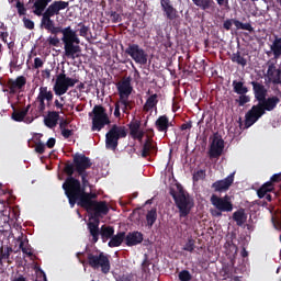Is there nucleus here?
Listing matches in <instances>:
<instances>
[{
    "label": "nucleus",
    "mask_w": 281,
    "mask_h": 281,
    "mask_svg": "<svg viewBox=\"0 0 281 281\" xmlns=\"http://www.w3.org/2000/svg\"><path fill=\"white\" fill-rule=\"evenodd\" d=\"M93 166L91 158L83 154H75L72 162L67 161L64 166V172L67 176L61 188L68 199L70 207H82L88 214H92L93 218L106 216L110 209L106 201H97L98 194L87 192V188H91L89 182V168Z\"/></svg>",
    "instance_id": "obj_1"
},
{
    "label": "nucleus",
    "mask_w": 281,
    "mask_h": 281,
    "mask_svg": "<svg viewBox=\"0 0 281 281\" xmlns=\"http://www.w3.org/2000/svg\"><path fill=\"white\" fill-rule=\"evenodd\" d=\"M252 93L255 100L258 102L252 105L251 109L245 114L244 128H251L262 115H266L267 112L276 111L278 104H280V97L271 95L267 97L268 90L262 82L251 81Z\"/></svg>",
    "instance_id": "obj_2"
},
{
    "label": "nucleus",
    "mask_w": 281,
    "mask_h": 281,
    "mask_svg": "<svg viewBox=\"0 0 281 281\" xmlns=\"http://www.w3.org/2000/svg\"><path fill=\"white\" fill-rule=\"evenodd\" d=\"M59 34H63L61 42L64 44V56L65 58H69L70 60H76V58H80V52L82 48L80 47V38L76 31L71 29V26L59 29Z\"/></svg>",
    "instance_id": "obj_3"
},
{
    "label": "nucleus",
    "mask_w": 281,
    "mask_h": 281,
    "mask_svg": "<svg viewBox=\"0 0 281 281\" xmlns=\"http://www.w3.org/2000/svg\"><path fill=\"white\" fill-rule=\"evenodd\" d=\"M169 194L172 196L175 205L179 210L180 218L189 216L192 207H194V200L190 198V193L183 190L182 187H178V191L170 189Z\"/></svg>",
    "instance_id": "obj_4"
},
{
    "label": "nucleus",
    "mask_w": 281,
    "mask_h": 281,
    "mask_svg": "<svg viewBox=\"0 0 281 281\" xmlns=\"http://www.w3.org/2000/svg\"><path fill=\"white\" fill-rule=\"evenodd\" d=\"M128 135L126 126L114 124L105 134V148L108 150H117L120 139H124Z\"/></svg>",
    "instance_id": "obj_5"
},
{
    "label": "nucleus",
    "mask_w": 281,
    "mask_h": 281,
    "mask_svg": "<svg viewBox=\"0 0 281 281\" xmlns=\"http://www.w3.org/2000/svg\"><path fill=\"white\" fill-rule=\"evenodd\" d=\"M78 82H80V80L67 77L65 70H63V72L57 75L53 91L55 95H65V93H67L71 87H76Z\"/></svg>",
    "instance_id": "obj_6"
},
{
    "label": "nucleus",
    "mask_w": 281,
    "mask_h": 281,
    "mask_svg": "<svg viewBox=\"0 0 281 281\" xmlns=\"http://www.w3.org/2000/svg\"><path fill=\"white\" fill-rule=\"evenodd\" d=\"M89 267L92 269H101V272L106 274L111 271V261L104 252L99 254L88 252L87 254Z\"/></svg>",
    "instance_id": "obj_7"
},
{
    "label": "nucleus",
    "mask_w": 281,
    "mask_h": 281,
    "mask_svg": "<svg viewBox=\"0 0 281 281\" xmlns=\"http://www.w3.org/2000/svg\"><path fill=\"white\" fill-rule=\"evenodd\" d=\"M92 114V131L100 132V130L104 128L106 124H111V120H109V114H106V109H104V106L94 105Z\"/></svg>",
    "instance_id": "obj_8"
},
{
    "label": "nucleus",
    "mask_w": 281,
    "mask_h": 281,
    "mask_svg": "<svg viewBox=\"0 0 281 281\" xmlns=\"http://www.w3.org/2000/svg\"><path fill=\"white\" fill-rule=\"evenodd\" d=\"M160 7L162 16H165L169 23H172L173 26L179 25V19H181V16L177 8H175V4H172V0H160Z\"/></svg>",
    "instance_id": "obj_9"
},
{
    "label": "nucleus",
    "mask_w": 281,
    "mask_h": 281,
    "mask_svg": "<svg viewBox=\"0 0 281 281\" xmlns=\"http://www.w3.org/2000/svg\"><path fill=\"white\" fill-rule=\"evenodd\" d=\"M125 54L131 56L136 65H147L148 64V53L139 46V44H128L125 49Z\"/></svg>",
    "instance_id": "obj_10"
},
{
    "label": "nucleus",
    "mask_w": 281,
    "mask_h": 281,
    "mask_svg": "<svg viewBox=\"0 0 281 281\" xmlns=\"http://www.w3.org/2000/svg\"><path fill=\"white\" fill-rule=\"evenodd\" d=\"M211 204L215 207V210H220L221 212L234 211V203H232V198H229V195H224L221 198L213 194L211 195Z\"/></svg>",
    "instance_id": "obj_11"
},
{
    "label": "nucleus",
    "mask_w": 281,
    "mask_h": 281,
    "mask_svg": "<svg viewBox=\"0 0 281 281\" xmlns=\"http://www.w3.org/2000/svg\"><path fill=\"white\" fill-rule=\"evenodd\" d=\"M69 8V2L63 0H55L44 11V15L46 16H58L61 10H67Z\"/></svg>",
    "instance_id": "obj_12"
},
{
    "label": "nucleus",
    "mask_w": 281,
    "mask_h": 281,
    "mask_svg": "<svg viewBox=\"0 0 281 281\" xmlns=\"http://www.w3.org/2000/svg\"><path fill=\"white\" fill-rule=\"evenodd\" d=\"M225 150V140L218 136H214L211 147L209 149L210 159H218Z\"/></svg>",
    "instance_id": "obj_13"
},
{
    "label": "nucleus",
    "mask_w": 281,
    "mask_h": 281,
    "mask_svg": "<svg viewBox=\"0 0 281 281\" xmlns=\"http://www.w3.org/2000/svg\"><path fill=\"white\" fill-rule=\"evenodd\" d=\"M131 77L125 78L116 85L119 91V100H128L133 93V86H131Z\"/></svg>",
    "instance_id": "obj_14"
},
{
    "label": "nucleus",
    "mask_w": 281,
    "mask_h": 281,
    "mask_svg": "<svg viewBox=\"0 0 281 281\" xmlns=\"http://www.w3.org/2000/svg\"><path fill=\"white\" fill-rule=\"evenodd\" d=\"M236 172L231 173L228 177L222 180H217L212 183L211 188L214 192H227L234 184V177Z\"/></svg>",
    "instance_id": "obj_15"
},
{
    "label": "nucleus",
    "mask_w": 281,
    "mask_h": 281,
    "mask_svg": "<svg viewBox=\"0 0 281 281\" xmlns=\"http://www.w3.org/2000/svg\"><path fill=\"white\" fill-rule=\"evenodd\" d=\"M41 27L49 32L50 34H54V36H57V34H60L61 26H56V22L52 20L53 18L49 15H41Z\"/></svg>",
    "instance_id": "obj_16"
},
{
    "label": "nucleus",
    "mask_w": 281,
    "mask_h": 281,
    "mask_svg": "<svg viewBox=\"0 0 281 281\" xmlns=\"http://www.w3.org/2000/svg\"><path fill=\"white\" fill-rule=\"evenodd\" d=\"M267 77L272 85H281V69L276 67V63L268 61Z\"/></svg>",
    "instance_id": "obj_17"
},
{
    "label": "nucleus",
    "mask_w": 281,
    "mask_h": 281,
    "mask_svg": "<svg viewBox=\"0 0 281 281\" xmlns=\"http://www.w3.org/2000/svg\"><path fill=\"white\" fill-rule=\"evenodd\" d=\"M29 3L33 4L32 10L35 16H43L45 10H47L48 5L52 3V0H29Z\"/></svg>",
    "instance_id": "obj_18"
},
{
    "label": "nucleus",
    "mask_w": 281,
    "mask_h": 281,
    "mask_svg": "<svg viewBox=\"0 0 281 281\" xmlns=\"http://www.w3.org/2000/svg\"><path fill=\"white\" fill-rule=\"evenodd\" d=\"M144 243V234L135 231L125 235V245L127 247H135L136 245H142Z\"/></svg>",
    "instance_id": "obj_19"
},
{
    "label": "nucleus",
    "mask_w": 281,
    "mask_h": 281,
    "mask_svg": "<svg viewBox=\"0 0 281 281\" xmlns=\"http://www.w3.org/2000/svg\"><path fill=\"white\" fill-rule=\"evenodd\" d=\"M170 126H175V124L170 122V119L166 114L160 115L155 122V127L158 131V133H168V128Z\"/></svg>",
    "instance_id": "obj_20"
},
{
    "label": "nucleus",
    "mask_w": 281,
    "mask_h": 281,
    "mask_svg": "<svg viewBox=\"0 0 281 281\" xmlns=\"http://www.w3.org/2000/svg\"><path fill=\"white\" fill-rule=\"evenodd\" d=\"M25 85H27V79L23 76L16 77L15 80L14 79L8 80V87H9L10 93H16V91H19V89H23Z\"/></svg>",
    "instance_id": "obj_21"
},
{
    "label": "nucleus",
    "mask_w": 281,
    "mask_h": 281,
    "mask_svg": "<svg viewBox=\"0 0 281 281\" xmlns=\"http://www.w3.org/2000/svg\"><path fill=\"white\" fill-rule=\"evenodd\" d=\"M88 229L92 236V243H98L100 240V217H94V222H89Z\"/></svg>",
    "instance_id": "obj_22"
},
{
    "label": "nucleus",
    "mask_w": 281,
    "mask_h": 281,
    "mask_svg": "<svg viewBox=\"0 0 281 281\" xmlns=\"http://www.w3.org/2000/svg\"><path fill=\"white\" fill-rule=\"evenodd\" d=\"M58 120H60V113L56 111H49L47 116L44 119V124L47 128H56L58 125Z\"/></svg>",
    "instance_id": "obj_23"
},
{
    "label": "nucleus",
    "mask_w": 281,
    "mask_h": 281,
    "mask_svg": "<svg viewBox=\"0 0 281 281\" xmlns=\"http://www.w3.org/2000/svg\"><path fill=\"white\" fill-rule=\"evenodd\" d=\"M153 153H155V155L157 154V146L153 144V138L148 137L143 145L142 157L146 159V157H149Z\"/></svg>",
    "instance_id": "obj_24"
},
{
    "label": "nucleus",
    "mask_w": 281,
    "mask_h": 281,
    "mask_svg": "<svg viewBox=\"0 0 281 281\" xmlns=\"http://www.w3.org/2000/svg\"><path fill=\"white\" fill-rule=\"evenodd\" d=\"M269 192H276V184H272L270 181H267L257 190V196L259 199H265V196H267Z\"/></svg>",
    "instance_id": "obj_25"
},
{
    "label": "nucleus",
    "mask_w": 281,
    "mask_h": 281,
    "mask_svg": "<svg viewBox=\"0 0 281 281\" xmlns=\"http://www.w3.org/2000/svg\"><path fill=\"white\" fill-rule=\"evenodd\" d=\"M114 234H115V228L113 226L102 225L100 228V236L103 243H106V240H111Z\"/></svg>",
    "instance_id": "obj_26"
},
{
    "label": "nucleus",
    "mask_w": 281,
    "mask_h": 281,
    "mask_svg": "<svg viewBox=\"0 0 281 281\" xmlns=\"http://www.w3.org/2000/svg\"><path fill=\"white\" fill-rule=\"evenodd\" d=\"M157 98H159V95H157V93L151 94L149 98H147V100L143 106V111L148 113L149 111H153V109H157V104H159V100Z\"/></svg>",
    "instance_id": "obj_27"
},
{
    "label": "nucleus",
    "mask_w": 281,
    "mask_h": 281,
    "mask_svg": "<svg viewBox=\"0 0 281 281\" xmlns=\"http://www.w3.org/2000/svg\"><path fill=\"white\" fill-rule=\"evenodd\" d=\"M233 221H235L238 227H243L244 223H247V214L245 209H239L233 213Z\"/></svg>",
    "instance_id": "obj_28"
},
{
    "label": "nucleus",
    "mask_w": 281,
    "mask_h": 281,
    "mask_svg": "<svg viewBox=\"0 0 281 281\" xmlns=\"http://www.w3.org/2000/svg\"><path fill=\"white\" fill-rule=\"evenodd\" d=\"M124 240H126V233L120 232L110 238V241L108 245L109 247H120V245H122Z\"/></svg>",
    "instance_id": "obj_29"
},
{
    "label": "nucleus",
    "mask_w": 281,
    "mask_h": 281,
    "mask_svg": "<svg viewBox=\"0 0 281 281\" xmlns=\"http://www.w3.org/2000/svg\"><path fill=\"white\" fill-rule=\"evenodd\" d=\"M233 91H234V93H237V95H245V94L249 93V88H247V86H245V82L234 80L233 81Z\"/></svg>",
    "instance_id": "obj_30"
},
{
    "label": "nucleus",
    "mask_w": 281,
    "mask_h": 281,
    "mask_svg": "<svg viewBox=\"0 0 281 281\" xmlns=\"http://www.w3.org/2000/svg\"><path fill=\"white\" fill-rule=\"evenodd\" d=\"M270 49L276 60H278V58L281 56V37L274 36L272 45H270Z\"/></svg>",
    "instance_id": "obj_31"
},
{
    "label": "nucleus",
    "mask_w": 281,
    "mask_h": 281,
    "mask_svg": "<svg viewBox=\"0 0 281 281\" xmlns=\"http://www.w3.org/2000/svg\"><path fill=\"white\" fill-rule=\"evenodd\" d=\"M192 2L196 5V8H200V10H212V8L216 5L214 0H192Z\"/></svg>",
    "instance_id": "obj_32"
},
{
    "label": "nucleus",
    "mask_w": 281,
    "mask_h": 281,
    "mask_svg": "<svg viewBox=\"0 0 281 281\" xmlns=\"http://www.w3.org/2000/svg\"><path fill=\"white\" fill-rule=\"evenodd\" d=\"M232 63H236V65H239L240 67H247V58H245L240 50H237L236 53H233L231 55Z\"/></svg>",
    "instance_id": "obj_33"
},
{
    "label": "nucleus",
    "mask_w": 281,
    "mask_h": 281,
    "mask_svg": "<svg viewBox=\"0 0 281 281\" xmlns=\"http://www.w3.org/2000/svg\"><path fill=\"white\" fill-rule=\"evenodd\" d=\"M37 95L43 100H46L48 104L54 100V92H52L47 87H41Z\"/></svg>",
    "instance_id": "obj_34"
},
{
    "label": "nucleus",
    "mask_w": 281,
    "mask_h": 281,
    "mask_svg": "<svg viewBox=\"0 0 281 281\" xmlns=\"http://www.w3.org/2000/svg\"><path fill=\"white\" fill-rule=\"evenodd\" d=\"M128 128H130V135L131 137H133V135L139 133L142 131V121L137 120V119H133L130 123H128Z\"/></svg>",
    "instance_id": "obj_35"
},
{
    "label": "nucleus",
    "mask_w": 281,
    "mask_h": 281,
    "mask_svg": "<svg viewBox=\"0 0 281 281\" xmlns=\"http://www.w3.org/2000/svg\"><path fill=\"white\" fill-rule=\"evenodd\" d=\"M32 105H27L24 110L22 111H14L12 113V120H14V122H23V120H25V116L27 115V113H30V109Z\"/></svg>",
    "instance_id": "obj_36"
},
{
    "label": "nucleus",
    "mask_w": 281,
    "mask_h": 281,
    "mask_svg": "<svg viewBox=\"0 0 281 281\" xmlns=\"http://www.w3.org/2000/svg\"><path fill=\"white\" fill-rule=\"evenodd\" d=\"M146 223L149 229L153 227V225H155V223H157V209H151L147 211Z\"/></svg>",
    "instance_id": "obj_37"
},
{
    "label": "nucleus",
    "mask_w": 281,
    "mask_h": 281,
    "mask_svg": "<svg viewBox=\"0 0 281 281\" xmlns=\"http://www.w3.org/2000/svg\"><path fill=\"white\" fill-rule=\"evenodd\" d=\"M182 249L183 251H189V254L194 252V249H196V240L189 237Z\"/></svg>",
    "instance_id": "obj_38"
},
{
    "label": "nucleus",
    "mask_w": 281,
    "mask_h": 281,
    "mask_svg": "<svg viewBox=\"0 0 281 281\" xmlns=\"http://www.w3.org/2000/svg\"><path fill=\"white\" fill-rule=\"evenodd\" d=\"M18 240L20 241V249L22 254H25L26 256H29V258H31V256H34V254L32 252V247L25 246V241L22 237H19Z\"/></svg>",
    "instance_id": "obj_39"
},
{
    "label": "nucleus",
    "mask_w": 281,
    "mask_h": 281,
    "mask_svg": "<svg viewBox=\"0 0 281 281\" xmlns=\"http://www.w3.org/2000/svg\"><path fill=\"white\" fill-rule=\"evenodd\" d=\"M234 25L237 30H246L247 32H254V26L250 23H243L238 20H234Z\"/></svg>",
    "instance_id": "obj_40"
},
{
    "label": "nucleus",
    "mask_w": 281,
    "mask_h": 281,
    "mask_svg": "<svg viewBox=\"0 0 281 281\" xmlns=\"http://www.w3.org/2000/svg\"><path fill=\"white\" fill-rule=\"evenodd\" d=\"M271 222H272L274 229H278L280 232L281 231V215H280V213H278V211H276L272 214Z\"/></svg>",
    "instance_id": "obj_41"
},
{
    "label": "nucleus",
    "mask_w": 281,
    "mask_h": 281,
    "mask_svg": "<svg viewBox=\"0 0 281 281\" xmlns=\"http://www.w3.org/2000/svg\"><path fill=\"white\" fill-rule=\"evenodd\" d=\"M45 109H46V105L38 104L37 109L35 111L32 110L31 113H32L33 119L30 122H34V120H36L37 117H41V115H43V113H45Z\"/></svg>",
    "instance_id": "obj_42"
},
{
    "label": "nucleus",
    "mask_w": 281,
    "mask_h": 281,
    "mask_svg": "<svg viewBox=\"0 0 281 281\" xmlns=\"http://www.w3.org/2000/svg\"><path fill=\"white\" fill-rule=\"evenodd\" d=\"M238 106H245L248 102H251V97L247 94H239V98L235 100Z\"/></svg>",
    "instance_id": "obj_43"
},
{
    "label": "nucleus",
    "mask_w": 281,
    "mask_h": 281,
    "mask_svg": "<svg viewBox=\"0 0 281 281\" xmlns=\"http://www.w3.org/2000/svg\"><path fill=\"white\" fill-rule=\"evenodd\" d=\"M10 254H12V247H5L4 250L1 248L0 258L1 260H10Z\"/></svg>",
    "instance_id": "obj_44"
},
{
    "label": "nucleus",
    "mask_w": 281,
    "mask_h": 281,
    "mask_svg": "<svg viewBox=\"0 0 281 281\" xmlns=\"http://www.w3.org/2000/svg\"><path fill=\"white\" fill-rule=\"evenodd\" d=\"M178 278L180 281H191L192 274H190V271L188 270H182L179 272Z\"/></svg>",
    "instance_id": "obj_45"
},
{
    "label": "nucleus",
    "mask_w": 281,
    "mask_h": 281,
    "mask_svg": "<svg viewBox=\"0 0 281 281\" xmlns=\"http://www.w3.org/2000/svg\"><path fill=\"white\" fill-rule=\"evenodd\" d=\"M206 177V173H205V170L203 169H200L198 171H195L193 173V181L196 182V181H203V179H205Z\"/></svg>",
    "instance_id": "obj_46"
},
{
    "label": "nucleus",
    "mask_w": 281,
    "mask_h": 281,
    "mask_svg": "<svg viewBox=\"0 0 281 281\" xmlns=\"http://www.w3.org/2000/svg\"><path fill=\"white\" fill-rule=\"evenodd\" d=\"M109 16L112 21V23H122V15L117 13L116 11H110Z\"/></svg>",
    "instance_id": "obj_47"
},
{
    "label": "nucleus",
    "mask_w": 281,
    "mask_h": 281,
    "mask_svg": "<svg viewBox=\"0 0 281 281\" xmlns=\"http://www.w3.org/2000/svg\"><path fill=\"white\" fill-rule=\"evenodd\" d=\"M119 106H122V111L123 113H125V115H128V99H119Z\"/></svg>",
    "instance_id": "obj_48"
},
{
    "label": "nucleus",
    "mask_w": 281,
    "mask_h": 281,
    "mask_svg": "<svg viewBox=\"0 0 281 281\" xmlns=\"http://www.w3.org/2000/svg\"><path fill=\"white\" fill-rule=\"evenodd\" d=\"M47 43L50 47H58V45H60V40L58 38V36H49L47 38Z\"/></svg>",
    "instance_id": "obj_49"
},
{
    "label": "nucleus",
    "mask_w": 281,
    "mask_h": 281,
    "mask_svg": "<svg viewBox=\"0 0 281 281\" xmlns=\"http://www.w3.org/2000/svg\"><path fill=\"white\" fill-rule=\"evenodd\" d=\"M78 27H80L79 36H83V37L88 36V34H89V26H87V25H85V23L80 22L78 24Z\"/></svg>",
    "instance_id": "obj_50"
},
{
    "label": "nucleus",
    "mask_w": 281,
    "mask_h": 281,
    "mask_svg": "<svg viewBox=\"0 0 281 281\" xmlns=\"http://www.w3.org/2000/svg\"><path fill=\"white\" fill-rule=\"evenodd\" d=\"M15 8H18V13L20 14V16L25 15V12H27V10L25 9V4H23L21 1L16 2Z\"/></svg>",
    "instance_id": "obj_51"
},
{
    "label": "nucleus",
    "mask_w": 281,
    "mask_h": 281,
    "mask_svg": "<svg viewBox=\"0 0 281 281\" xmlns=\"http://www.w3.org/2000/svg\"><path fill=\"white\" fill-rule=\"evenodd\" d=\"M9 67H10V74L14 71L13 69H19V58L13 57V59L9 64Z\"/></svg>",
    "instance_id": "obj_52"
},
{
    "label": "nucleus",
    "mask_w": 281,
    "mask_h": 281,
    "mask_svg": "<svg viewBox=\"0 0 281 281\" xmlns=\"http://www.w3.org/2000/svg\"><path fill=\"white\" fill-rule=\"evenodd\" d=\"M35 153H37L38 155H44L45 154V144H43L42 142L36 143Z\"/></svg>",
    "instance_id": "obj_53"
},
{
    "label": "nucleus",
    "mask_w": 281,
    "mask_h": 281,
    "mask_svg": "<svg viewBox=\"0 0 281 281\" xmlns=\"http://www.w3.org/2000/svg\"><path fill=\"white\" fill-rule=\"evenodd\" d=\"M280 181H281V172H280V173H274V175L270 178V180H269V182H270L272 186H276V183H280Z\"/></svg>",
    "instance_id": "obj_54"
},
{
    "label": "nucleus",
    "mask_w": 281,
    "mask_h": 281,
    "mask_svg": "<svg viewBox=\"0 0 281 281\" xmlns=\"http://www.w3.org/2000/svg\"><path fill=\"white\" fill-rule=\"evenodd\" d=\"M43 65H45V61H43V59L41 57H36L34 59L33 69H41V67H43Z\"/></svg>",
    "instance_id": "obj_55"
},
{
    "label": "nucleus",
    "mask_w": 281,
    "mask_h": 281,
    "mask_svg": "<svg viewBox=\"0 0 281 281\" xmlns=\"http://www.w3.org/2000/svg\"><path fill=\"white\" fill-rule=\"evenodd\" d=\"M150 261L148 259H145L142 263L143 273H150Z\"/></svg>",
    "instance_id": "obj_56"
},
{
    "label": "nucleus",
    "mask_w": 281,
    "mask_h": 281,
    "mask_svg": "<svg viewBox=\"0 0 281 281\" xmlns=\"http://www.w3.org/2000/svg\"><path fill=\"white\" fill-rule=\"evenodd\" d=\"M23 23H24V27H26V30H34V21L24 18Z\"/></svg>",
    "instance_id": "obj_57"
},
{
    "label": "nucleus",
    "mask_w": 281,
    "mask_h": 281,
    "mask_svg": "<svg viewBox=\"0 0 281 281\" xmlns=\"http://www.w3.org/2000/svg\"><path fill=\"white\" fill-rule=\"evenodd\" d=\"M42 78H44L45 80H49L52 78V69L46 68L42 70Z\"/></svg>",
    "instance_id": "obj_58"
},
{
    "label": "nucleus",
    "mask_w": 281,
    "mask_h": 281,
    "mask_svg": "<svg viewBox=\"0 0 281 281\" xmlns=\"http://www.w3.org/2000/svg\"><path fill=\"white\" fill-rule=\"evenodd\" d=\"M61 135L65 139H69L74 135V130H63Z\"/></svg>",
    "instance_id": "obj_59"
},
{
    "label": "nucleus",
    "mask_w": 281,
    "mask_h": 281,
    "mask_svg": "<svg viewBox=\"0 0 281 281\" xmlns=\"http://www.w3.org/2000/svg\"><path fill=\"white\" fill-rule=\"evenodd\" d=\"M234 21L235 20H226V21H224V23H223L224 30L229 32V30H232V25H234Z\"/></svg>",
    "instance_id": "obj_60"
},
{
    "label": "nucleus",
    "mask_w": 281,
    "mask_h": 281,
    "mask_svg": "<svg viewBox=\"0 0 281 281\" xmlns=\"http://www.w3.org/2000/svg\"><path fill=\"white\" fill-rule=\"evenodd\" d=\"M132 139H137L138 142H142L144 139V132L140 130L139 132H136V134L131 136Z\"/></svg>",
    "instance_id": "obj_61"
},
{
    "label": "nucleus",
    "mask_w": 281,
    "mask_h": 281,
    "mask_svg": "<svg viewBox=\"0 0 281 281\" xmlns=\"http://www.w3.org/2000/svg\"><path fill=\"white\" fill-rule=\"evenodd\" d=\"M133 280H135V274H133V273L123 274V276L120 278V281H133Z\"/></svg>",
    "instance_id": "obj_62"
},
{
    "label": "nucleus",
    "mask_w": 281,
    "mask_h": 281,
    "mask_svg": "<svg viewBox=\"0 0 281 281\" xmlns=\"http://www.w3.org/2000/svg\"><path fill=\"white\" fill-rule=\"evenodd\" d=\"M223 212L224 211H221L218 209L211 210V215L214 216L215 218H221V216H223Z\"/></svg>",
    "instance_id": "obj_63"
},
{
    "label": "nucleus",
    "mask_w": 281,
    "mask_h": 281,
    "mask_svg": "<svg viewBox=\"0 0 281 281\" xmlns=\"http://www.w3.org/2000/svg\"><path fill=\"white\" fill-rule=\"evenodd\" d=\"M38 278H40V280L37 279L35 281H47V274H45V272L43 270H40Z\"/></svg>",
    "instance_id": "obj_64"
}]
</instances>
